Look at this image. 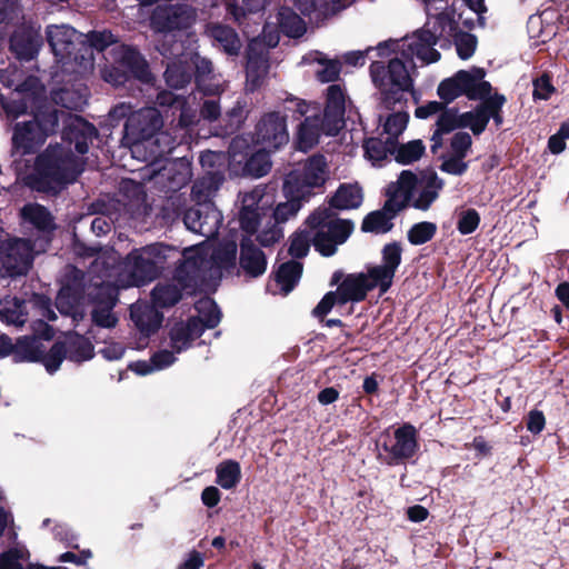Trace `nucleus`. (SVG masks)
Masks as SVG:
<instances>
[{
    "mask_svg": "<svg viewBox=\"0 0 569 569\" xmlns=\"http://www.w3.org/2000/svg\"><path fill=\"white\" fill-rule=\"evenodd\" d=\"M58 124L56 112L40 113L33 120L18 122L12 137V157L18 179L34 189L72 182L82 171L83 162L70 153V148L46 150L33 163L31 157Z\"/></svg>",
    "mask_w": 569,
    "mask_h": 569,
    "instance_id": "1",
    "label": "nucleus"
},
{
    "mask_svg": "<svg viewBox=\"0 0 569 569\" xmlns=\"http://www.w3.org/2000/svg\"><path fill=\"white\" fill-rule=\"evenodd\" d=\"M172 249L162 243H153L131 251L119 264L118 256L111 251L108 256L98 257L91 267V273H100L91 279L88 295L97 303L92 311L93 321L104 328L117 323L112 308L117 302L119 288L142 286L158 274L159 266L170 256Z\"/></svg>",
    "mask_w": 569,
    "mask_h": 569,
    "instance_id": "2",
    "label": "nucleus"
},
{
    "mask_svg": "<svg viewBox=\"0 0 569 569\" xmlns=\"http://www.w3.org/2000/svg\"><path fill=\"white\" fill-rule=\"evenodd\" d=\"M157 101L179 111V122L174 136L160 131L162 119L156 108H144L133 112L124 126L123 140L131 156L140 161L153 162L170 153L176 146L188 142V128L196 123L197 113L189 101L171 91H162Z\"/></svg>",
    "mask_w": 569,
    "mask_h": 569,
    "instance_id": "3",
    "label": "nucleus"
},
{
    "mask_svg": "<svg viewBox=\"0 0 569 569\" xmlns=\"http://www.w3.org/2000/svg\"><path fill=\"white\" fill-rule=\"evenodd\" d=\"M183 262L178 267L174 282L159 283L152 290L156 307L166 308L181 299V291L188 293L213 286L226 272L236 267L237 244L227 241L216 246L204 242L183 250Z\"/></svg>",
    "mask_w": 569,
    "mask_h": 569,
    "instance_id": "4",
    "label": "nucleus"
},
{
    "mask_svg": "<svg viewBox=\"0 0 569 569\" xmlns=\"http://www.w3.org/2000/svg\"><path fill=\"white\" fill-rule=\"evenodd\" d=\"M423 2L428 20L421 29L402 39L380 42L376 47L379 57L399 54L409 63V67L415 68V73H417L418 63L428 66L440 60L441 54L436 49V44L455 28V10L449 6V0H423Z\"/></svg>",
    "mask_w": 569,
    "mask_h": 569,
    "instance_id": "5",
    "label": "nucleus"
},
{
    "mask_svg": "<svg viewBox=\"0 0 569 569\" xmlns=\"http://www.w3.org/2000/svg\"><path fill=\"white\" fill-rule=\"evenodd\" d=\"M297 110L306 116L297 132V148L301 151L312 149L322 134L335 136L343 126L346 93L340 84L327 89L323 111L315 103L297 102Z\"/></svg>",
    "mask_w": 569,
    "mask_h": 569,
    "instance_id": "6",
    "label": "nucleus"
},
{
    "mask_svg": "<svg viewBox=\"0 0 569 569\" xmlns=\"http://www.w3.org/2000/svg\"><path fill=\"white\" fill-rule=\"evenodd\" d=\"M352 230L351 221L337 218L329 208H319L309 216L306 228L291 237L289 253L295 258L307 256L312 241L321 254L332 256Z\"/></svg>",
    "mask_w": 569,
    "mask_h": 569,
    "instance_id": "7",
    "label": "nucleus"
},
{
    "mask_svg": "<svg viewBox=\"0 0 569 569\" xmlns=\"http://www.w3.org/2000/svg\"><path fill=\"white\" fill-rule=\"evenodd\" d=\"M197 20L196 10L188 4L159 6L153 11L151 24L160 34L158 50L162 56L179 54L188 44V56L193 54L196 34L190 30Z\"/></svg>",
    "mask_w": 569,
    "mask_h": 569,
    "instance_id": "8",
    "label": "nucleus"
},
{
    "mask_svg": "<svg viewBox=\"0 0 569 569\" xmlns=\"http://www.w3.org/2000/svg\"><path fill=\"white\" fill-rule=\"evenodd\" d=\"M401 247L392 242L382 249V263L371 267L367 272L348 274L337 288L338 302H359L367 292L378 288L380 293L391 287L396 270L401 262Z\"/></svg>",
    "mask_w": 569,
    "mask_h": 569,
    "instance_id": "9",
    "label": "nucleus"
},
{
    "mask_svg": "<svg viewBox=\"0 0 569 569\" xmlns=\"http://www.w3.org/2000/svg\"><path fill=\"white\" fill-rule=\"evenodd\" d=\"M442 187L443 181L436 172L427 171L416 174L403 170L398 180L388 187V207L393 211H400L410 204L426 211L436 201Z\"/></svg>",
    "mask_w": 569,
    "mask_h": 569,
    "instance_id": "10",
    "label": "nucleus"
},
{
    "mask_svg": "<svg viewBox=\"0 0 569 569\" xmlns=\"http://www.w3.org/2000/svg\"><path fill=\"white\" fill-rule=\"evenodd\" d=\"M46 34L57 58L59 70L53 76L57 81L63 74L84 77L92 72L94 58L89 48L82 46L78 53L73 54L79 38L76 29L68 24H51L47 27Z\"/></svg>",
    "mask_w": 569,
    "mask_h": 569,
    "instance_id": "11",
    "label": "nucleus"
},
{
    "mask_svg": "<svg viewBox=\"0 0 569 569\" xmlns=\"http://www.w3.org/2000/svg\"><path fill=\"white\" fill-rule=\"evenodd\" d=\"M33 330L36 336L22 337L17 340L14 343L13 360L16 362L40 361L49 373H53L60 368L66 350L61 345H53L47 352L42 340H50L53 337V330L44 321L40 320L36 322Z\"/></svg>",
    "mask_w": 569,
    "mask_h": 569,
    "instance_id": "12",
    "label": "nucleus"
},
{
    "mask_svg": "<svg viewBox=\"0 0 569 569\" xmlns=\"http://www.w3.org/2000/svg\"><path fill=\"white\" fill-rule=\"evenodd\" d=\"M393 56L387 64L375 61L369 68L372 83L386 101L398 100V94L411 91L416 77L413 67L407 66L399 54Z\"/></svg>",
    "mask_w": 569,
    "mask_h": 569,
    "instance_id": "13",
    "label": "nucleus"
},
{
    "mask_svg": "<svg viewBox=\"0 0 569 569\" xmlns=\"http://www.w3.org/2000/svg\"><path fill=\"white\" fill-rule=\"evenodd\" d=\"M485 76L481 68L460 70L440 82L438 94L445 102H451L462 94L471 100H482L491 92V84L485 80Z\"/></svg>",
    "mask_w": 569,
    "mask_h": 569,
    "instance_id": "14",
    "label": "nucleus"
},
{
    "mask_svg": "<svg viewBox=\"0 0 569 569\" xmlns=\"http://www.w3.org/2000/svg\"><path fill=\"white\" fill-rule=\"evenodd\" d=\"M328 174L326 158L320 154L312 156L287 174L283 183L284 194L309 198L315 188L325 184Z\"/></svg>",
    "mask_w": 569,
    "mask_h": 569,
    "instance_id": "15",
    "label": "nucleus"
},
{
    "mask_svg": "<svg viewBox=\"0 0 569 569\" xmlns=\"http://www.w3.org/2000/svg\"><path fill=\"white\" fill-rule=\"evenodd\" d=\"M117 67H106L101 76L106 82L112 86L123 84L130 77L137 78L142 82L150 80V73L146 61L134 49L119 46L113 49Z\"/></svg>",
    "mask_w": 569,
    "mask_h": 569,
    "instance_id": "16",
    "label": "nucleus"
},
{
    "mask_svg": "<svg viewBox=\"0 0 569 569\" xmlns=\"http://www.w3.org/2000/svg\"><path fill=\"white\" fill-rule=\"evenodd\" d=\"M44 250L41 243L32 247L29 240L10 239L0 243V276L16 277L26 274L32 264L34 254Z\"/></svg>",
    "mask_w": 569,
    "mask_h": 569,
    "instance_id": "17",
    "label": "nucleus"
},
{
    "mask_svg": "<svg viewBox=\"0 0 569 569\" xmlns=\"http://www.w3.org/2000/svg\"><path fill=\"white\" fill-rule=\"evenodd\" d=\"M247 146L243 138H234L229 149L230 168L236 174H246L260 178L267 174L271 168L269 150L261 149L252 153L249 158L247 153H242L241 149Z\"/></svg>",
    "mask_w": 569,
    "mask_h": 569,
    "instance_id": "18",
    "label": "nucleus"
},
{
    "mask_svg": "<svg viewBox=\"0 0 569 569\" xmlns=\"http://www.w3.org/2000/svg\"><path fill=\"white\" fill-rule=\"evenodd\" d=\"M257 143L269 151L278 150L289 141L286 117L279 112L266 113L256 128Z\"/></svg>",
    "mask_w": 569,
    "mask_h": 569,
    "instance_id": "19",
    "label": "nucleus"
},
{
    "mask_svg": "<svg viewBox=\"0 0 569 569\" xmlns=\"http://www.w3.org/2000/svg\"><path fill=\"white\" fill-rule=\"evenodd\" d=\"M183 221L190 231L209 239L217 234L222 214L212 202H204L189 209Z\"/></svg>",
    "mask_w": 569,
    "mask_h": 569,
    "instance_id": "20",
    "label": "nucleus"
},
{
    "mask_svg": "<svg viewBox=\"0 0 569 569\" xmlns=\"http://www.w3.org/2000/svg\"><path fill=\"white\" fill-rule=\"evenodd\" d=\"M242 207L240 210L241 228L249 234L258 230L262 219L267 218L266 206L270 203L264 194V189L257 187L242 196Z\"/></svg>",
    "mask_w": 569,
    "mask_h": 569,
    "instance_id": "21",
    "label": "nucleus"
},
{
    "mask_svg": "<svg viewBox=\"0 0 569 569\" xmlns=\"http://www.w3.org/2000/svg\"><path fill=\"white\" fill-rule=\"evenodd\" d=\"M69 144H74L76 151L83 156L89 151V146L97 137L96 128L79 117H71L68 128L64 132Z\"/></svg>",
    "mask_w": 569,
    "mask_h": 569,
    "instance_id": "22",
    "label": "nucleus"
},
{
    "mask_svg": "<svg viewBox=\"0 0 569 569\" xmlns=\"http://www.w3.org/2000/svg\"><path fill=\"white\" fill-rule=\"evenodd\" d=\"M41 46V36L31 28L17 30L10 40L12 52L21 60H31L36 57Z\"/></svg>",
    "mask_w": 569,
    "mask_h": 569,
    "instance_id": "23",
    "label": "nucleus"
},
{
    "mask_svg": "<svg viewBox=\"0 0 569 569\" xmlns=\"http://www.w3.org/2000/svg\"><path fill=\"white\" fill-rule=\"evenodd\" d=\"M352 0H297V7L302 14L311 20L321 21L342 10Z\"/></svg>",
    "mask_w": 569,
    "mask_h": 569,
    "instance_id": "24",
    "label": "nucleus"
},
{
    "mask_svg": "<svg viewBox=\"0 0 569 569\" xmlns=\"http://www.w3.org/2000/svg\"><path fill=\"white\" fill-rule=\"evenodd\" d=\"M417 431L411 425H405L395 431V443L392 446L383 445V448L393 459H408L417 450Z\"/></svg>",
    "mask_w": 569,
    "mask_h": 569,
    "instance_id": "25",
    "label": "nucleus"
},
{
    "mask_svg": "<svg viewBox=\"0 0 569 569\" xmlns=\"http://www.w3.org/2000/svg\"><path fill=\"white\" fill-rule=\"evenodd\" d=\"M202 335L200 321L189 319L188 321L176 323L170 330V346L176 353L188 349L192 341Z\"/></svg>",
    "mask_w": 569,
    "mask_h": 569,
    "instance_id": "26",
    "label": "nucleus"
},
{
    "mask_svg": "<svg viewBox=\"0 0 569 569\" xmlns=\"http://www.w3.org/2000/svg\"><path fill=\"white\" fill-rule=\"evenodd\" d=\"M239 262L244 273L253 278L260 277L267 269L264 253L250 239H243L241 242Z\"/></svg>",
    "mask_w": 569,
    "mask_h": 569,
    "instance_id": "27",
    "label": "nucleus"
},
{
    "mask_svg": "<svg viewBox=\"0 0 569 569\" xmlns=\"http://www.w3.org/2000/svg\"><path fill=\"white\" fill-rule=\"evenodd\" d=\"M130 315L137 328L143 335L154 331L162 322V315L153 306L147 303L132 305Z\"/></svg>",
    "mask_w": 569,
    "mask_h": 569,
    "instance_id": "28",
    "label": "nucleus"
},
{
    "mask_svg": "<svg viewBox=\"0 0 569 569\" xmlns=\"http://www.w3.org/2000/svg\"><path fill=\"white\" fill-rule=\"evenodd\" d=\"M257 44V41H252L249 44L248 52V62H247V89L250 91H254L258 89L268 72V59L264 54H253V47Z\"/></svg>",
    "mask_w": 569,
    "mask_h": 569,
    "instance_id": "29",
    "label": "nucleus"
},
{
    "mask_svg": "<svg viewBox=\"0 0 569 569\" xmlns=\"http://www.w3.org/2000/svg\"><path fill=\"white\" fill-rule=\"evenodd\" d=\"M64 348L63 359L68 358L74 362H82L90 360L93 355L92 343L82 336H69L63 342H57Z\"/></svg>",
    "mask_w": 569,
    "mask_h": 569,
    "instance_id": "30",
    "label": "nucleus"
},
{
    "mask_svg": "<svg viewBox=\"0 0 569 569\" xmlns=\"http://www.w3.org/2000/svg\"><path fill=\"white\" fill-rule=\"evenodd\" d=\"M168 59H172L167 66L164 72L166 82L173 89L183 88L191 79V66L183 63L181 56L174 57L171 54L164 56Z\"/></svg>",
    "mask_w": 569,
    "mask_h": 569,
    "instance_id": "31",
    "label": "nucleus"
},
{
    "mask_svg": "<svg viewBox=\"0 0 569 569\" xmlns=\"http://www.w3.org/2000/svg\"><path fill=\"white\" fill-rule=\"evenodd\" d=\"M56 305L60 313L70 316L73 321H79L84 317L82 301L70 287H64L59 291Z\"/></svg>",
    "mask_w": 569,
    "mask_h": 569,
    "instance_id": "32",
    "label": "nucleus"
},
{
    "mask_svg": "<svg viewBox=\"0 0 569 569\" xmlns=\"http://www.w3.org/2000/svg\"><path fill=\"white\" fill-rule=\"evenodd\" d=\"M399 211L388 207V200L382 210L369 213L363 222L362 230L373 233H386L392 228V219Z\"/></svg>",
    "mask_w": 569,
    "mask_h": 569,
    "instance_id": "33",
    "label": "nucleus"
},
{
    "mask_svg": "<svg viewBox=\"0 0 569 569\" xmlns=\"http://www.w3.org/2000/svg\"><path fill=\"white\" fill-rule=\"evenodd\" d=\"M23 222L30 223L40 231L53 229V218L51 213L39 203H28L21 209Z\"/></svg>",
    "mask_w": 569,
    "mask_h": 569,
    "instance_id": "34",
    "label": "nucleus"
},
{
    "mask_svg": "<svg viewBox=\"0 0 569 569\" xmlns=\"http://www.w3.org/2000/svg\"><path fill=\"white\" fill-rule=\"evenodd\" d=\"M221 181L222 177L218 172L212 171L197 180L192 187V197L197 204L211 202L210 198L218 190Z\"/></svg>",
    "mask_w": 569,
    "mask_h": 569,
    "instance_id": "35",
    "label": "nucleus"
},
{
    "mask_svg": "<svg viewBox=\"0 0 569 569\" xmlns=\"http://www.w3.org/2000/svg\"><path fill=\"white\" fill-rule=\"evenodd\" d=\"M443 39L448 41L453 40L457 54L462 60L471 58L477 48V38L471 33L459 31L456 19L453 31L443 36Z\"/></svg>",
    "mask_w": 569,
    "mask_h": 569,
    "instance_id": "36",
    "label": "nucleus"
},
{
    "mask_svg": "<svg viewBox=\"0 0 569 569\" xmlns=\"http://www.w3.org/2000/svg\"><path fill=\"white\" fill-rule=\"evenodd\" d=\"M24 309L19 299L7 297L0 300V319L8 325L22 326L27 320Z\"/></svg>",
    "mask_w": 569,
    "mask_h": 569,
    "instance_id": "37",
    "label": "nucleus"
},
{
    "mask_svg": "<svg viewBox=\"0 0 569 569\" xmlns=\"http://www.w3.org/2000/svg\"><path fill=\"white\" fill-rule=\"evenodd\" d=\"M301 273L302 266L300 262L288 261L282 263L276 273V281L280 286V290L284 295L289 293L299 281Z\"/></svg>",
    "mask_w": 569,
    "mask_h": 569,
    "instance_id": "38",
    "label": "nucleus"
},
{
    "mask_svg": "<svg viewBox=\"0 0 569 569\" xmlns=\"http://www.w3.org/2000/svg\"><path fill=\"white\" fill-rule=\"evenodd\" d=\"M361 202L362 191L358 184H342L331 200V204L338 209L358 208Z\"/></svg>",
    "mask_w": 569,
    "mask_h": 569,
    "instance_id": "39",
    "label": "nucleus"
},
{
    "mask_svg": "<svg viewBox=\"0 0 569 569\" xmlns=\"http://www.w3.org/2000/svg\"><path fill=\"white\" fill-rule=\"evenodd\" d=\"M461 114H458L455 110H446L443 111L437 121V129L432 134V146L431 150L436 152V149L441 144V136L445 133H449L450 131L462 128Z\"/></svg>",
    "mask_w": 569,
    "mask_h": 569,
    "instance_id": "40",
    "label": "nucleus"
},
{
    "mask_svg": "<svg viewBox=\"0 0 569 569\" xmlns=\"http://www.w3.org/2000/svg\"><path fill=\"white\" fill-rule=\"evenodd\" d=\"M279 28L289 37H301L306 31L303 20L291 9L281 8L277 16Z\"/></svg>",
    "mask_w": 569,
    "mask_h": 569,
    "instance_id": "41",
    "label": "nucleus"
},
{
    "mask_svg": "<svg viewBox=\"0 0 569 569\" xmlns=\"http://www.w3.org/2000/svg\"><path fill=\"white\" fill-rule=\"evenodd\" d=\"M53 100L67 109L79 110L87 104L88 92L84 88H61L53 94Z\"/></svg>",
    "mask_w": 569,
    "mask_h": 569,
    "instance_id": "42",
    "label": "nucleus"
},
{
    "mask_svg": "<svg viewBox=\"0 0 569 569\" xmlns=\"http://www.w3.org/2000/svg\"><path fill=\"white\" fill-rule=\"evenodd\" d=\"M211 37L221 46L223 51L228 54H238L241 42L237 36V33L228 27L224 26H212L209 29Z\"/></svg>",
    "mask_w": 569,
    "mask_h": 569,
    "instance_id": "43",
    "label": "nucleus"
},
{
    "mask_svg": "<svg viewBox=\"0 0 569 569\" xmlns=\"http://www.w3.org/2000/svg\"><path fill=\"white\" fill-rule=\"evenodd\" d=\"M217 483L223 489L234 488L241 479L240 465L234 460L220 462L216 468Z\"/></svg>",
    "mask_w": 569,
    "mask_h": 569,
    "instance_id": "44",
    "label": "nucleus"
},
{
    "mask_svg": "<svg viewBox=\"0 0 569 569\" xmlns=\"http://www.w3.org/2000/svg\"><path fill=\"white\" fill-rule=\"evenodd\" d=\"M196 309L198 311L199 317L193 319L200 321L202 326V331L204 330V328H214L221 320L220 310L216 302L210 298L200 299L196 303Z\"/></svg>",
    "mask_w": 569,
    "mask_h": 569,
    "instance_id": "45",
    "label": "nucleus"
},
{
    "mask_svg": "<svg viewBox=\"0 0 569 569\" xmlns=\"http://www.w3.org/2000/svg\"><path fill=\"white\" fill-rule=\"evenodd\" d=\"M363 148L366 158L373 166H380L388 153L395 152L396 146L388 142L387 139L382 141L380 138H370L365 141Z\"/></svg>",
    "mask_w": 569,
    "mask_h": 569,
    "instance_id": "46",
    "label": "nucleus"
},
{
    "mask_svg": "<svg viewBox=\"0 0 569 569\" xmlns=\"http://www.w3.org/2000/svg\"><path fill=\"white\" fill-rule=\"evenodd\" d=\"M473 111L461 113L462 128H470L475 134L481 133L488 122L489 113L487 112V99Z\"/></svg>",
    "mask_w": 569,
    "mask_h": 569,
    "instance_id": "47",
    "label": "nucleus"
},
{
    "mask_svg": "<svg viewBox=\"0 0 569 569\" xmlns=\"http://www.w3.org/2000/svg\"><path fill=\"white\" fill-rule=\"evenodd\" d=\"M409 116L406 112H395L385 120L382 136L391 144L396 146L398 137L403 132L408 124Z\"/></svg>",
    "mask_w": 569,
    "mask_h": 569,
    "instance_id": "48",
    "label": "nucleus"
},
{
    "mask_svg": "<svg viewBox=\"0 0 569 569\" xmlns=\"http://www.w3.org/2000/svg\"><path fill=\"white\" fill-rule=\"evenodd\" d=\"M288 200L279 203L273 210V220L276 223L286 222L295 217L301 209V201L306 200L305 196L286 194Z\"/></svg>",
    "mask_w": 569,
    "mask_h": 569,
    "instance_id": "49",
    "label": "nucleus"
},
{
    "mask_svg": "<svg viewBox=\"0 0 569 569\" xmlns=\"http://www.w3.org/2000/svg\"><path fill=\"white\" fill-rule=\"evenodd\" d=\"M197 42L193 43V54L190 57L188 56V44L183 46V48H180V52L179 54H173L174 57H179L181 56L183 58V63L184 64H189L191 66V70L193 69V67L196 68L197 70V80L200 78V77H210L212 76V64L209 60L204 59V58H200L197 53H196V49H197Z\"/></svg>",
    "mask_w": 569,
    "mask_h": 569,
    "instance_id": "50",
    "label": "nucleus"
},
{
    "mask_svg": "<svg viewBox=\"0 0 569 569\" xmlns=\"http://www.w3.org/2000/svg\"><path fill=\"white\" fill-rule=\"evenodd\" d=\"M29 551L24 546H16L0 556V569H24L29 560Z\"/></svg>",
    "mask_w": 569,
    "mask_h": 569,
    "instance_id": "51",
    "label": "nucleus"
},
{
    "mask_svg": "<svg viewBox=\"0 0 569 569\" xmlns=\"http://www.w3.org/2000/svg\"><path fill=\"white\" fill-rule=\"evenodd\" d=\"M425 152V146L421 140H413L406 144H401L396 150L395 159L402 164H409L421 158Z\"/></svg>",
    "mask_w": 569,
    "mask_h": 569,
    "instance_id": "52",
    "label": "nucleus"
},
{
    "mask_svg": "<svg viewBox=\"0 0 569 569\" xmlns=\"http://www.w3.org/2000/svg\"><path fill=\"white\" fill-rule=\"evenodd\" d=\"M437 227L432 222L423 221L416 223L408 231V240L412 244H423L429 241L436 233Z\"/></svg>",
    "mask_w": 569,
    "mask_h": 569,
    "instance_id": "53",
    "label": "nucleus"
},
{
    "mask_svg": "<svg viewBox=\"0 0 569 569\" xmlns=\"http://www.w3.org/2000/svg\"><path fill=\"white\" fill-rule=\"evenodd\" d=\"M317 60L319 62V69L316 73L319 81L331 82L338 79L341 71V64L338 60L326 59L322 54H319Z\"/></svg>",
    "mask_w": 569,
    "mask_h": 569,
    "instance_id": "54",
    "label": "nucleus"
},
{
    "mask_svg": "<svg viewBox=\"0 0 569 569\" xmlns=\"http://www.w3.org/2000/svg\"><path fill=\"white\" fill-rule=\"evenodd\" d=\"M257 239L261 246L268 247L282 238V230L278 227V223L272 222L271 218L268 219L264 227L261 230H257Z\"/></svg>",
    "mask_w": 569,
    "mask_h": 569,
    "instance_id": "55",
    "label": "nucleus"
},
{
    "mask_svg": "<svg viewBox=\"0 0 569 569\" xmlns=\"http://www.w3.org/2000/svg\"><path fill=\"white\" fill-rule=\"evenodd\" d=\"M268 3L269 0H242V6L239 8L233 7L231 9V14L238 22H240L241 18L247 14H254L264 10Z\"/></svg>",
    "mask_w": 569,
    "mask_h": 569,
    "instance_id": "56",
    "label": "nucleus"
},
{
    "mask_svg": "<svg viewBox=\"0 0 569 569\" xmlns=\"http://www.w3.org/2000/svg\"><path fill=\"white\" fill-rule=\"evenodd\" d=\"M479 222V213L475 209H468L460 213L457 228L461 234H469L478 228Z\"/></svg>",
    "mask_w": 569,
    "mask_h": 569,
    "instance_id": "57",
    "label": "nucleus"
},
{
    "mask_svg": "<svg viewBox=\"0 0 569 569\" xmlns=\"http://www.w3.org/2000/svg\"><path fill=\"white\" fill-rule=\"evenodd\" d=\"M463 159L465 157L449 153L448 156L443 157L440 169L449 174L460 176L468 168V164Z\"/></svg>",
    "mask_w": 569,
    "mask_h": 569,
    "instance_id": "58",
    "label": "nucleus"
},
{
    "mask_svg": "<svg viewBox=\"0 0 569 569\" xmlns=\"http://www.w3.org/2000/svg\"><path fill=\"white\" fill-rule=\"evenodd\" d=\"M87 41L89 42V49L92 51V48L102 51L110 44H112L116 39L110 31H93L86 36Z\"/></svg>",
    "mask_w": 569,
    "mask_h": 569,
    "instance_id": "59",
    "label": "nucleus"
},
{
    "mask_svg": "<svg viewBox=\"0 0 569 569\" xmlns=\"http://www.w3.org/2000/svg\"><path fill=\"white\" fill-rule=\"evenodd\" d=\"M472 140L469 133L457 132L451 139L450 153L466 158Z\"/></svg>",
    "mask_w": 569,
    "mask_h": 569,
    "instance_id": "60",
    "label": "nucleus"
},
{
    "mask_svg": "<svg viewBox=\"0 0 569 569\" xmlns=\"http://www.w3.org/2000/svg\"><path fill=\"white\" fill-rule=\"evenodd\" d=\"M566 139H569V123H563L558 132L549 138L548 148L550 152L561 153L566 149Z\"/></svg>",
    "mask_w": 569,
    "mask_h": 569,
    "instance_id": "61",
    "label": "nucleus"
},
{
    "mask_svg": "<svg viewBox=\"0 0 569 569\" xmlns=\"http://www.w3.org/2000/svg\"><path fill=\"white\" fill-rule=\"evenodd\" d=\"M487 112L489 113V119L492 118L497 126L502 123V117L500 116V110L506 102V98L502 94H493L487 96Z\"/></svg>",
    "mask_w": 569,
    "mask_h": 569,
    "instance_id": "62",
    "label": "nucleus"
},
{
    "mask_svg": "<svg viewBox=\"0 0 569 569\" xmlns=\"http://www.w3.org/2000/svg\"><path fill=\"white\" fill-rule=\"evenodd\" d=\"M198 88L204 93V94H219L224 90V84L220 81V79L212 74L210 77H200L198 79Z\"/></svg>",
    "mask_w": 569,
    "mask_h": 569,
    "instance_id": "63",
    "label": "nucleus"
},
{
    "mask_svg": "<svg viewBox=\"0 0 569 569\" xmlns=\"http://www.w3.org/2000/svg\"><path fill=\"white\" fill-rule=\"evenodd\" d=\"M174 350L170 351L167 349H162L158 352H156L151 357V362L153 365V368L156 371L166 369L167 367L171 366L176 361Z\"/></svg>",
    "mask_w": 569,
    "mask_h": 569,
    "instance_id": "64",
    "label": "nucleus"
}]
</instances>
